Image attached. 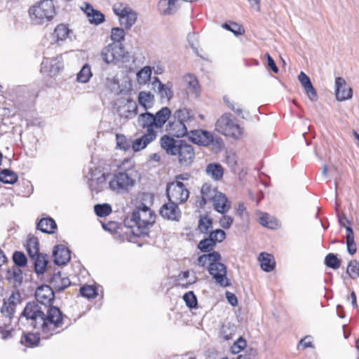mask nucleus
I'll return each mask as SVG.
<instances>
[{
    "instance_id": "f257e3e1",
    "label": "nucleus",
    "mask_w": 359,
    "mask_h": 359,
    "mask_svg": "<svg viewBox=\"0 0 359 359\" xmlns=\"http://www.w3.org/2000/svg\"><path fill=\"white\" fill-rule=\"evenodd\" d=\"M22 318L30 320V325L34 329H41L43 334H47L46 338H48L54 332L59 333L55 330L63 325L64 318L67 316L57 306H43L39 302L32 301L27 303L18 320Z\"/></svg>"
},
{
    "instance_id": "f03ea898",
    "label": "nucleus",
    "mask_w": 359,
    "mask_h": 359,
    "mask_svg": "<svg viewBox=\"0 0 359 359\" xmlns=\"http://www.w3.org/2000/svg\"><path fill=\"white\" fill-rule=\"evenodd\" d=\"M208 262H209L208 271L215 281L220 286L226 287L231 285L229 279L227 278V267L221 262L222 256L217 251H211L205 253Z\"/></svg>"
},
{
    "instance_id": "7ed1b4c3",
    "label": "nucleus",
    "mask_w": 359,
    "mask_h": 359,
    "mask_svg": "<svg viewBox=\"0 0 359 359\" xmlns=\"http://www.w3.org/2000/svg\"><path fill=\"white\" fill-rule=\"evenodd\" d=\"M30 18L37 25L51 21L56 15L53 0H41L32 6L28 11Z\"/></svg>"
},
{
    "instance_id": "20e7f679",
    "label": "nucleus",
    "mask_w": 359,
    "mask_h": 359,
    "mask_svg": "<svg viewBox=\"0 0 359 359\" xmlns=\"http://www.w3.org/2000/svg\"><path fill=\"white\" fill-rule=\"evenodd\" d=\"M119 91L117 94L121 95L114 101V107L117 114L125 120L135 117L138 113V107L136 102L130 97V91Z\"/></svg>"
},
{
    "instance_id": "39448f33",
    "label": "nucleus",
    "mask_w": 359,
    "mask_h": 359,
    "mask_svg": "<svg viewBox=\"0 0 359 359\" xmlns=\"http://www.w3.org/2000/svg\"><path fill=\"white\" fill-rule=\"evenodd\" d=\"M156 215L154 211H150V217L141 218V212L135 208L132 212L130 222L137 226L136 230H131L130 233L134 237H149V228L152 226L156 222Z\"/></svg>"
},
{
    "instance_id": "423d86ee",
    "label": "nucleus",
    "mask_w": 359,
    "mask_h": 359,
    "mask_svg": "<svg viewBox=\"0 0 359 359\" xmlns=\"http://www.w3.org/2000/svg\"><path fill=\"white\" fill-rule=\"evenodd\" d=\"M215 129L219 133L235 140L239 139L243 133L239 124L233 121V115L231 113H225L217 119Z\"/></svg>"
},
{
    "instance_id": "0eeeda50",
    "label": "nucleus",
    "mask_w": 359,
    "mask_h": 359,
    "mask_svg": "<svg viewBox=\"0 0 359 359\" xmlns=\"http://www.w3.org/2000/svg\"><path fill=\"white\" fill-rule=\"evenodd\" d=\"M102 60L107 64L125 62L128 60V53L125 51L121 43H110L104 47L101 52Z\"/></svg>"
},
{
    "instance_id": "6e6552de",
    "label": "nucleus",
    "mask_w": 359,
    "mask_h": 359,
    "mask_svg": "<svg viewBox=\"0 0 359 359\" xmlns=\"http://www.w3.org/2000/svg\"><path fill=\"white\" fill-rule=\"evenodd\" d=\"M114 13L120 18L126 29H130L137 20V13L127 5L116 4L113 7Z\"/></svg>"
},
{
    "instance_id": "1a4fd4ad",
    "label": "nucleus",
    "mask_w": 359,
    "mask_h": 359,
    "mask_svg": "<svg viewBox=\"0 0 359 359\" xmlns=\"http://www.w3.org/2000/svg\"><path fill=\"white\" fill-rule=\"evenodd\" d=\"M179 164L182 167H189L195 159V151L194 147L187 143L185 140L179 147L177 154Z\"/></svg>"
},
{
    "instance_id": "9d476101",
    "label": "nucleus",
    "mask_w": 359,
    "mask_h": 359,
    "mask_svg": "<svg viewBox=\"0 0 359 359\" xmlns=\"http://www.w3.org/2000/svg\"><path fill=\"white\" fill-rule=\"evenodd\" d=\"M35 297L37 302L40 304L53 305L55 299V291L49 285L42 284L37 287L35 292Z\"/></svg>"
},
{
    "instance_id": "9b49d317",
    "label": "nucleus",
    "mask_w": 359,
    "mask_h": 359,
    "mask_svg": "<svg viewBox=\"0 0 359 359\" xmlns=\"http://www.w3.org/2000/svg\"><path fill=\"white\" fill-rule=\"evenodd\" d=\"M62 68L63 65L57 57H46L41 64V72L49 77L57 76Z\"/></svg>"
},
{
    "instance_id": "f8f14e48",
    "label": "nucleus",
    "mask_w": 359,
    "mask_h": 359,
    "mask_svg": "<svg viewBox=\"0 0 359 359\" xmlns=\"http://www.w3.org/2000/svg\"><path fill=\"white\" fill-rule=\"evenodd\" d=\"M135 180L126 172H119L114 175V178L109 182V187L113 189H126L133 187Z\"/></svg>"
},
{
    "instance_id": "ddd939ff",
    "label": "nucleus",
    "mask_w": 359,
    "mask_h": 359,
    "mask_svg": "<svg viewBox=\"0 0 359 359\" xmlns=\"http://www.w3.org/2000/svg\"><path fill=\"white\" fill-rule=\"evenodd\" d=\"M159 215L163 219L176 222L180 221L182 217L179 204L173 201L164 203L159 210Z\"/></svg>"
},
{
    "instance_id": "4468645a",
    "label": "nucleus",
    "mask_w": 359,
    "mask_h": 359,
    "mask_svg": "<svg viewBox=\"0 0 359 359\" xmlns=\"http://www.w3.org/2000/svg\"><path fill=\"white\" fill-rule=\"evenodd\" d=\"M183 141V140H176L169 135H164L160 139V144L168 155L176 156Z\"/></svg>"
},
{
    "instance_id": "2eb2a0df",
    "label": "nucleus",
    "mask_w": 359,
    "mask_h": 359,
    "mask_svg": "<svg viewBox=\"0 0 359 359\" xmlns=\"http://www.w3.org/2000/svg\"><path fill=\"white\" fill-rule=\"evenodd\" d=\"M187 135L189 140L197 145L208 147L212 142V135L206 130H191Z\"/></svg>"
},
{
    "instance_id": "dca6fc26",
    "label": "nucleus",
    "mask_w": 359,
    "mask_h": 359,
    "mask_svg": "<svg viewBox=\"0 0 359 359\" xmlns=\"http://www.w3.org/2000/svg\"><path fill=\"white\" fill-rule=\"evenodd\" d=\"M47 281L55 292H62L71 285L69 277L63 276L60 271L49 274Z\"/></svg>"
},
{
    "instance_id": "f3484780",
    "label": "nucleus",
    "mask_w": 359,
    "mask_h": 359,
    "mask_svg": "<svg viewBox=\"0 0 359 359\" xmlns=\"http://www.w3.org/2000/svg\"><path fill=\"white\" fill-rule=\"evenodd\" d=\"M70 253L69 249L65 245L62 244L55 245L52 253L54 264L57 266L66 265L71 259Z\"/></svg>"
},
{
    "instance_id": "a211bd4d",
    "label": "nucleus",
    "mask_w": 359,
    "mask_h": 359,
    "mask_svg": "<svg viewBox=\"0 0 359 359\" xmlns=\"http://www.w3.org/2000/svg\"><path fill=\"white\" fill-rule=\"evenodd\" d=\"M156 131L151 128L147 133L132 142L131 147L133 150L137 152L145 149L149 144L156 139Z\"/></svg>"
},
{
    "instance_id": "6ab92c4d",
    "label": "nucleus",
    "mask_w": 359,
    "mask_h": 359,
    "mask_svg": "<svg viewBox=\"0 0 359 359\" xmlns=\"http://www.w3.org/2000/svg\"><path fill=\"white\" fill-rule=\"evenodd\" d=\"M165 194L168 201L180 204L188 200L189 191L188 189H180V188L166 187Z\"/></svg>"
},
{
    "instance_id": "aec40b11",
    "label": "nucleus",
    "mask_w": 359,
    "mask_h": 359,
    "mask_svg": "<svg viewBox=\"0 0 359 359\" xmlns=\"http://www.w3.org/2000/svg\"><path fill=\"white\" fill-rule=\"evenodd\" d=\"M166 130L172 135V137H176L177 138L183 137L189 135V131L185 123L177 119L168 122L166 126Z\"/></svg>"
},
{
    "instance_id": "412c9836",
    "label": "nucleus",
    "mask_w": 359,
    "mask_h": 359,
    "mask_svg": "<svg viewBox=\"0 0 359 359\" xmlns=\"http://www.w3.org/2000/svg\"><path fill=\"white\" fill-rule=\"evenodd\" d=\"M215 210L221 214H225L231 208V204L226 195L219 191L212 201Z\"/></svg>"
},
{
    "instance_id": "4be33fe9",
    "label": "nucleus",
    "mask_w": 359,
    "mask_h": 359,
    "mask_svg": "<svg viewBox=\"0 0 359 359\" xmlns=\"http://www.w3.org/2000/svg\"><path fill=\"white\" fill-rule=\"evenodd\" d=\"M48 258L47 254L40 252L34 259H31L34 261V270L38 276L46 271L48 264Z\"/></svg>"
},
{
    "instance_id": "5701e85b",
    "label": "nucleus",
    "mask_w": 359,
    "mask_h": 359,
    "mask_svg": "<svg viewBox=\"0 0 359 359\" xmlns=\"http://www.w3.org/2000/svg\"><path fill=\"white\" fill-rule=\"evenodd\" d=\"M71 32L67 25L61 23L55 27L53 32L51 34V38L55 43H59L65 41L69 37Z\"/></svg>"
},
{
    "instance_id": "b1692460",
    "label": "nucleus",
    "mask_w": 359,
    "mask_h": 359,
    "mask_svg": "<svg viewBox=\"0 0 359 359\" xmlns=\"http://www.w3.org/2000/svg\"><path fill=\"white\" fill-rule=\"evenodd\" d=\"M171 116V110L168 107H163L155 114H154V124L156 129L163 128Z\"/></svg>"
},
{
    "instance_id": "393cba45",
    "label": "nucleus",
    "mask_w": 359,
    "mask_h": 359,
    "mask_svg": "<svg viewBox=\"0 0 359 359\" xmlns=\"http://www.w3.org/2000/svg\"><path fill=\"white\" fill-rule=\"evenodd\" d=\"M41 341L40 334L39 332H22L20 343L29 348L36 347L39 345Z\"/></svg>"
},
{
    "instance_id": "a878e982",
    "label": "nucleus",
    "mask_w": 359,
    "mask_h": 359,
    "mask_svg": "<svg viewBox=\"0 0 359 359\" xmlns=\"http://www.w3.org/2000/svg\"><path fill=\"white\" fill-rule=\"evenodd\" d=\"M57 227L55 221L50 217L42 218L36 223V229L45 233H54Z\"/></svg>"
},
{
    "instance_id": "bb28decb",
    "label": "nucleus",
    "mask_w": 359,
    "mask_h": 359,
    "mask_svg": "<svg viewBox=\"0 0 359 359\" xmlns=\"http://www.w3.org/2000/svg\"><path fill=\"white\" fill-rule=\"evenodd\" d=\"M205 173L215 181L222 179L224 169L219 163H210L205 168Z\"/></svg>"
},
{
    "instance_id": "cd10ccee",
    "label": "nucleus",
    "mask_w": 359,
    "mask_h": 359,
    "mask_svg": "<svg viewBox=\"0 0 359 359\" xmlns=\"http://www.w3.org/2000/svg\"><path fill=\"white\" fill-rule=\"evenodd\" d=\"M83 11L90 23L98 25L104 22V15L100 11L94 9L91 5L86 4Z\"/></svg>"
},
{
    "instance_id": "c85d7f7f",
    "label": "nucleus",
    "mask_w": 359,
    "mask_h": 359,
    "mask_svg": "<svg viewBox=\"0 0 359 359\" xmlns=\"http://www.w3.org/2000/svg\"><path fill=\"white\" fill-rule=\"evenodd\" d=\"M261 269L265 272L272 271L276 266L274 257L267 252H261L259 255Z\"/></svg>"
},
{
    "instance_id": "c756f323",
    "label": "nucleus",
    "mask_w": 359,
    "mask_h": 359,
    "mask_svg": "<svg viewBox=\"0 0 359 359\" xmlns=\"http://www.w3.org/2000/svg\"><path fill=\"white\" fill-rule=\"evenodd\" d=\"M26 250L30 259L40 253L39 241L37 237L29 236L25 245Z\"/></svg>"
},
{
    "instance_id": "7c9ffc66",
    "label": "nucleus",
    "mask_w": 359,
    "mask_h": 359,
    "mask_svg": "<svg viewBox=\"0 0 359 359\" xmlns=\"http://www.w3.org/2000/svg\"><path fill=\"white\" fill-rule=\"evenodd\" d=\"M137 121L142 128H147V132L151 128L154 130V114L149 111H145L139 115Z\"/></svg>"
},
{
    "instance_id": "2f4dec72",
    "label": "nucleus",
    "mask_w": 359,
    "mask_h": 359,
    "mask_svg": "<svg viewBox=\"0 0 359 359\" xmlns=\"http://www.w3.org/2000/svg\"><path fill=\"white\" fill-rule=\"evenodd\" d=\"M174 119L185 123L187 121H192L195 119L193 111L187 108H182L176 110L173 114Z\"/></svg>"
},
{
    "instance_id": "473e14b6",
    "label": "nucleus",
    "mask_w": 359,
    "mask_h": 359,
    "mask_svg": "<svg viewBox=\"0 0 359 359\" xmlns=\"http://www.w3.org/2000/svg\"><path fill=\"white\" fill-rule=\"evenodd\" d=\"M18 180L17 173L9 168L0 171V182L7 184H14Z\"/></svg>"
},
{
    "instance_id": "72a5a7b5",
    "label": "nucleus",
    "mask_w": 359,
    "mask_h": 359,
    "mask_svg": "<svg viewBox=\"0 0 359 359\" xmlns=\"http://www.w3.org/2000/svg\"><path fill=\"white\" fill-rule=\"evenodd\" d=\"M154 101V95L151 93V91H140L138 102L144 109L151 108Z\"/></svg>"
},
{
    "instance_id": "f704fd0d",
    "label": "nucleus",
    "mask_w": 359,
    "mask_h": 359,
    "mask_svg": "<svg viewBox=\"0 0 359 359\" xmlns=\"http://www.w3.org/2000/svg\"><path fill=\"white\" fill-rule=\"evenodd\" d=\"M342 260L338 257L337 254L328 253L324 259V264L330 269L337 270L340 268Z\"/></svg>"
},
{
    "instance_id": "c9c22d12",
    "label": "nucleus",
    "mask_w": 359,
    "mask_h": 359,
    "mask_svg": "<svg viewBox=\"0 0 359 359\" xmlns=\"http://www.w3.org/2000/svg\"><path fill=\"white\" fill-rule=\"evenodd\" d=\"M216 246V243L211 237H205L201 240L197 245V248L202 252L208 253L213 251Z\"/></svg>"
},
{
    "instance_id": "e433bc0d",
    "label": "nucleus",
    "mask_w": 359,
    "mask_h": 359,
    "mask_svg": "<svg viewBox=\"0 0 359 359\" xmlns=\"http://www.w3.org/2000/svg\"><path fill=\"white\" fill-rule=\"evenodd\" d=\"M223 100L226 106L236 115L241 116L242 118H245V116L243 114V107L241 104L236 102L234 100L231 101L227 95L224 96Z\"/></svg>"
},
{
    "instance_id": "4c0bfd02",
    "label": "nucleus",
    "mask_w": 359,
    "mask_h": 359,
    "mask_svg": "<svg viewBox=\"0 0 359 359\" xmlns=\"http://www.w3.org/2000/svg\"><path fill=\"white\" fill-rule=\"evenodd\" d=\"M12 259L15 265L18 268H24L27 264V258L25 254L22 251H15L13 253Z\"/></svg>"
},
{
    "instance_id": "58836bf2",
    "label": "nucleus",
    "mask_w": 359,
    "mask_h": 359,
    "mask_svg": "<svg viewBox=\"0 0 359 359\" xmlns=\"http://www.w3.org/2000/svg\"><path fill=\"white\" fill-rule=\"evenodd\" d=\"M79 293L83 297L87 299L95 298L98 293L97 288L93 285H84L79 288Z\"/></svg>"
},
{
    "instance_id": "ea45409f",
    "label": "nucleus",
    "mask_w": 359,
    "mask_h": 359,
    "mask_svg": "<svg viewBox=\"0 0 359 359\" xmlns=\"http://www.w3.org/2000/svg\"><path fill=\"white\" fill-rule=\"evenodd\" d=\"M213 220L208 215H201L198 220V229L203 233H208L209 229L212 227Z\"/></svg>"
},
{
    "instance_id": "a19ab883",
    "label": "nucleus",
    "mask_w": 359,
    "mask_h": 359,
    "mask_svg": "<svg viewBox=\"0 0 359 359\" xmlns=\"http://www.w3.org/2000/svg\"><path fill=\"white\" fill-rule=\"evenodd\" d=\"M94 211L97 216L104 217L111 213L112 208L108 203H98L94 205Z\"/></svg>"
},
{
    "instance_id": "79ce46f5",
    "label": "nucleus",
    "mask_w": 359,
    "mask_h": 359,
    "mask_svg": "<svg viewBox=\"0 0 359 359\" xmlns=\"http://www.w3.org/2000/svg\"><path fill=\"white\" fill-rule=\"evenodd\" d=\"M346 273L351 279H356L359 277V262L356 259H352L348 263L346 267Z\"/></svg>"
},
{
    "instance_id": "37998d69",
    "label": "nucleus",
    "mask_w": 359,
    "mask_h": 359,
    "mask_svg": "<svg viewBox=\"0 0 359 359\" xmlns=\"http://www.w3.org/2000/svg\"><path fill=\"white\" fill-rule=\"evenodd\" d=\"M218 192L216 188H212V185L208 183L203 184L201 189V196H205V198L210 201L213 200Z\"/></svg>"
},
{
    "instance_id": "c03bdc74",
    "label": "nucleus",
    "mask_w": 359,
    "mask_h": 359,
    "mask_svg": "<svg viewBox=\"0 0 359 359\" xmlns=\"http://www.w3.org/2000/svg\"><path fill=\"white\" fill-rule=\"evenodd\" d=\"M151 69L150 67H144L137 74V81L140 84H145L151 79Z\"/></svg>"
},
{
    "instance_id": "a18cd8bd",
    "label": "nucleus",
    "mask_w": 359,
    "mask_h": 359,
    "mask_svg": "<svg viewBox=\"0 0 359 359\" xmlns=\"http://www.w3.org/2000/svg\"><path fill=\"white\" fill-rule=\"evenodd\" d=\"M92 76L90 67L85 65L77 74V81L80 83H87Z\"/></svg>"
},
{
    "instance_id": "49530a36",
    "label": "nucleus",
    "mask_w": 359,
    "mask_h": 359,
    "mask_svg": "<svg viewBox=\"0 0 359 359\" xmlns=\"http://www.w3.org/2000/svg\"><path fill=\"white\" fill-rule=\"evenodd\" d=\"M183 299L188 308L190 309L198 307V300L193 291H189L183 295Z\"/></svg>"
},
{
    "instance_id": "de8ad7c7",
    "label": "nucleus",
    "mask_w": 359,
    "mask_h": 359,
    "mask_svg": "<svg viewBox=\"0 0 359 359\" xmlns=\"http://www.w3.org/2000/svg\"><path fill=\"white\" fill-rule=\"evenodd\" d=\"M338 218L340 226L346 229V238L354 237V232L352 227L351 226V221L347 218L346 215L343 214L341 216H338Z\"/></svg>"
},
{
    "instance_id": "09e8293b",
    "label": "nucleus",
    "mask_w": 359,
    "mask_h": 359,
    "mask_svg": "<svg viewBox=\"0 0 359 359\" xmlns=\"http://www.w3.org/2000/svg\"><path fill=\"white\" fill-rule=\"evenodd\" d=\"M109 175L108 173L102 172L100 177L96 178L95 184H93V180H91V183H90L89 186L90 189L93 191H95L96 193L100 192L102 190L100 185L105 184L107 180V177Z\"/></svg>"
},
{
    "instance_id": "8fccbe9b",
    "label": "nucleus",
    "mask_w": 359,
    "mask_h": 359,
    "mask_svg": "<svg viewBox=\"0 0 359 359\" xmlns=\"http://www.w3.org/2000/svg\"><path fill=\"white\" fill-rule=\"evenodd\" d=\"M222 27H224V29H226L229 31L232 32L236 36L242 35L245 33L244 27L242 25H241L236 22H230L229 23L226 22L222 25Z\"/></svg>"
},
{
    "instance_id": "3c124183",
    "label": "nucleus",
    "mask_w": 359,
    "mask_h": 359,
    "mask_svg": "<svg viewBox=\"0 0 359 359\" xmlns=\"http://www.w3.org/2000/svg\"><path fill=\"white\" fill-rule=\"evenodd\" d=\"M116 148L123 151H127L131 147L130 141L128 140L126 137L123 134L116 135Z\"/></svg>"
},
{
    "instance_id": "603ef678",
    "label": "nucleus",
    "mask_w": 359,
    "mask_h": 359,
    "mask_svg": "<svg viewBox=\"0 0 359 359\" xmlns=\"http://www.w3.org/2000/svg\"><path fill=\"white\" fill-rule=\"evenodd\" d=\"M184 83L190 90H196L199 88V82L197 78L191 74H187L183 77Z\"/></svg>"
},
{
    "instance_id": "864d4df0",
    "label": "nucleus",
    "mask_w": 359,
    "mask_h": 359,
    "mask_svg": "<svg viewBox=\"0 0 359 359\" xmlns=\"http://www.w3.org/2000/svg\"><path fill=\"white\" fill-rule=\"evenodd\" d=\"M247 346V341L243 337H240L231 346V352L237 354L243 351Z\"/></svg>"
},
{
    "instance_id": "5fc2aeb1",
    "label": "nucleus",
    "mask_w": 359,
    "mask_h": 359,
    "mask_svg": "<svg viewBox=\"0 0 359 359\" xmlns=\"http://www.w3.org/2000/svg\"><path fill=\"white\" fill-rule=\"evenodd\" d=\"M125 31L120 27H114L111 31V39L114 42H121L124 39Z\"/></svg>"
},
{
    "instance_id": "6e6d98bb",
    "label": "nucleus",
    "mask_w": 359,
    "mask_h": 359,
    "mask_svg": "<svg viewBox=\"0 0 359 359\" xmlns=\"http://www.w3.org/2000/svg\"><path fill=\"white\" fill-rule=\"evenodd\" d=\"M1 314L6 318H8L11 320L14 316L15 308L8 304L7 301L4 299L3 305L1 308Z\"/></svg>"
},
{
    "instance_id": "4d7b16f0",
    "label": "nucleus",
    "mask_w": 359,
    "mask_h": 359,
    "mask_svg": "<svg viewBox=\"0 0 359 359\" xmlns=\"http://www.w3.org/2000/svg\"><path fill=\"white\" fill-rule=\"evenodd\" d=\"M7 274L8 276H11L14 280L17 283H18L20 285H21L23 282V276H22V271L18 267L16 269H13V271H11L10 269H8ZM8 279H10V276L7 277Z\"/></svg>"
},
{
    "instance_id": "13d9d810",
    "label": "nucleus",
    "mask_w": 359,
    "mask_h": 359,
    "mask_svg": "<svg viewBox=\"0 0 359 359\" xmlns=\"http://www.w3.org/2000/svg\"><path fill=\"white\" fill-rule=\"evenodd\" d=\"M178 0H161L159 4L162 7H165L163 13L169 15L175 8V4Z\"/></svg>"
},
{
    "instance_id": "bf43d9fd",
    "label": "nucleus",
    "mask_w": 359,
    "mask_h": 359,
    "mask_svg": "<svg viewBox=\"0 0 359 359\" xmlns=\"http://www.w3.org/2000/svg\"><path fill=\"white\" fill-rule=\"evenodd\" d=\"M298 79L304 90H315L309 77L304 72H301Z\"/></svg>"
},
{
    "instance_id": "052dcab7",
    "label": "nucleus",
    "mask_w": 359,
    "mask_h": 359,
    "mask_svg": "<svg viewBox=\"0 0 359 359\" xmlns=\"http://www.w3.org/2000/svg\"><path fill=\"white\" fill-rule=\"evenodd\" d=\"M336 99L338 101L342 102L351 99L353 97V91H334Z\"/></svg>"
},
{
    "instance_id": "680f3d73",
    "label": "nucleus",
    "mask_w": 359,
    "mask_h": 359,
    "mask_svg": "<svg viewBox=\"0 0 359 359\" xmlns=\"http://www.w3.org/2000/svg\"><path fill=\"white\" fill-rule=\"evenodd\" d=\"M102 228L110 233H116L118 229V223L116 222L109 221L107 223L102 224Z\"/></svg>"
},
{
    "instance_id": "e2e57ef3",
    "label": "nucleus",
    "mask_w": 359,
    "mask_h": 359,
    "mask_svg": "<svg viewBox=\"0 0 359 359\" xmlns=\"http://www.w3.org/2000/svg\"><path fill=\"white\" fill-rule=\"evenodd\" d=\"M233 222V219L229 215H224L219 220L220 226L224 229H229Z\"/></svg>"
},
{
    "instance_id": "0e129e2a",
    "label": "nucleus",
    "mask_w": 359,
    "mask_h": 359,
    "mask_svg": "<svg viewBox=\"0 0 359 359\" xmlns=\"http://www.w3.org/2000/svg\"><path fill=\"white\" fill-rule=\"evenodd\" d=\"M226 298L228 302L233 306L238 305V299L235 294L231 292H226Z\"/></svg>"
},
{
    "instance_id": "69168bd1",
    "label": "nucleus",
    "mask_w": 359,
    "mask_h": 359,
    "mask_svg": "<svg viewBox=\"0 0 359 359\" xmlns=\"http://www.w3.org/2000/svg\"><path fill=\"white\" fill-rule=\"evenodd\" d=\"M211 144L217 149L218 151H221L222 149L224 147V142L221 137H214L212 136V142H211Z\"/></svg>"
},
{
    "instance_id": "338daca9",
    "label": "nucleus",
    "mask_w": 359,
    "mask_h": 359,
    "mask_svg": "<svg viewBox=\"0 0 359 359\" xmlns=\"http://www.w3.org/2000/svg\"><path fill=\"white\" fill-rule=\"evenodd\" d=\"M266 57L267 58V61H268V66L274 72H277L278 71V69L276 65V62L275 61L273 60V59L271 57V55H269V53H266Z\"/></svg>"
},
{
    "instance_id": "774afa93",
    "label": "nucleus",
    "mask_w": 359,
    "mask_h": 359,
    "mask_svg": "<svg viewBox=\"0 0 359 359\" xmlns=\"http://www.w3.org/2000/svg\"><path fill=\"white\" fill-rule=\"evenodd\" d=\"M303 93L311 102H316L318 99L317 91H303Z\"/></svg>"
}]
</instances>
